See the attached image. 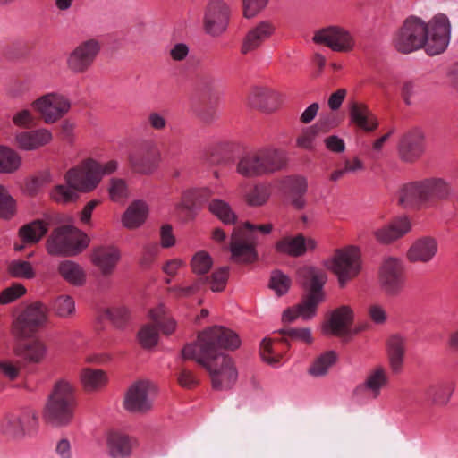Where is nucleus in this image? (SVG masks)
<instances>
[{"instance_id":"nucleus-14","label":"nucleus","mask_w":458,"mask_h":458,"mask_svg":"<svg viewBox=\"0 0 458 458\" xmlns=\"http://www.w3.org/2000/svg\"><path fill=\"white\" fill-rule=\"evenodd\" d=\"M129 161L137 173L150 174L159 166L161 154L153 141L145 140L130 153Z\"/></svg>"},{"instance_id":"nucleus-42","label":"nucleus","mask_w":458,"mask_h":458,"mask_svg":"<svg viewBox=\"0 0 458 458\" xmlns=\"http://www.w3.org/2000/svg\"><path fill=\"white\" fill-rule=\"evenodd\" d=\"M208 209L225 225H233L236 221V215L230 204L223 199H214L210 200L208 204Z\"/></svg>"},{"instance_id":"nucleus-46","label":"nucleus","mask_w":458,"mask_h":458,"mask_svg":"<svg viewBox=\"0 0 458 458\" xmlns=\"http://www.w3.org/2000/svg\"><path fill=\"white\" fill-rule=\"evenodd\" d=\"M165 315L166 308L163 304L158 305L149 312L150 318L158 325L162 333L169 335L175 331L176 321L172 318H166Z\"/></svg>"},{"instance_id":"nucleus-24","label":"nucleus","mask_w":458,"mask_h":458,"mask_svg":"<svg viewBox=\"0 0 458 458\" xmlns=\"http://www.w3.org/2000/svg\"><path fill=\"white\" fill-rule=\"evenodd\" d=\"M297 280L307 291V294H321L325 297L323 287L327 281V274L320 268L305 266L298 269Z\"/></svg>"},{"instance_id":"nucleus-22","label":"nucleus","mask_w":458,"mask_h":458,"mask_svg":"<svg viewBox=\"0 0 458 458\" xmlns=\"http://www.w3.org/2000/svg\"><path fill=\"white\" fill-rule=\"evenodd\" d=\"M407 339L400 334L390 335L386 342L388 366L393 374H400L404 366Z\"/></svg>"},{"instance_id":"nucleus-50","label":"nucleus","mask_w":458,"mask_h":458,"mask_svg":"<svg viewBox=\"0 0 458 458\" xmlns=\"http://www.w3.org/2000/svg\"><path fill=\"white\" fill-rule=\"evenodd\" d=\"M324 298L321 294L310 295L307 294L301 303L297 306L301 318L309 320L312 318L317 311L318 305L323 301Z\"/></svg>"},{"instance_id":"nucleus-1","label":"nucleus","mask_w":458,"mask_h":458,"mask_svg":"<svg viewBox=\"0 0 458 458\" xmlns=\"http://www.w3.org/2000/svg\"><path fill=\"white\" fill-rule=\"evenodd\" d=\"M451 24L446 15L438 13L428 23L417 16L406 18L393 37L394 48L410 54L424 48L429 55L443 53L450 42Z\"/></svg>"},{"instance_id":"nucleus-40","label":"nucleus","mask_w":458,"mask_h":458,"mask_svg":"<svg viewBox=\"0 0 458 458\" xmlns=\"http://www.w3.org/2000/svg\"><path fill=\"white\" fill-rule=\"evenodd\" d=\"M75 391L73 383L66 379H60L54 385L47 400L76 405Z\"/></svg>"},{"instance_id":"nucleus-32","label":"nucleus","mask_w":458,"mask_h":458,"mask_svg":"<svg viewBox=\"0 0 458 458\" xmlns=\"http://www.w3.org/2000/svg\"><path fill=\"white\" fill-rule=\"evenodd\" d=\"M455 390V384L443 380L429 385L425 390L426 400L434 406L444 407L450 402Z\"/></svg>"},{"instance_id":"nucleus-36","label":"nucleus","mask_w":458,"mask_h":458,"mask_svg":"<svg viewBox=\"0 0 458 458\" xmlns=\"http://www.w3.org/2000/svg\"><path fill=\"white\" fill-rule=\"evenodd\" d=\"M351 123L366 131H374L378 123L369 107L362 103L352 102L349 106Z\"/></svg>"},{"instance_id":"nucleus-49","label":"nucleus","mask_w":458,"mask_h":458,"mask_svg":"<svg viewBox=\"0 0 458 458\" xmlns=\"http://www.w3.org/2000/svg\"><path fill=\"white\" fill-rule=\"evenodd\" d=\"M52 309L57 317L67 318L75 313V301L69 295H60L53 301Z\"/></svg>"},{"instance_id":"nucleus-17","label":"nucleus","mask_w":458,"mask_h":458,"mask_svg":"<svg viewBox=\"0 0 458 458\" xmlns=\"http://www.w3.org/2000/svg\"><path fill=\"white\" fill-rule=\"evenodd\" d=\"M399 203L404 208L431 206L427 179L403 185L399 191Z\"/></svg>"},{"instance_id":"nucleus-35","label":"nucleus","mask_w":458,"mask_h":458,"mask_svg":"<svg viewBox=\"0 0 458 458\" xmlns=\"http://www.w3.org/2000/svg\"><path fill=\"white\" fill-rule=\"evenodd\" d=\"M91 259L103 274H110L120 259V252L114 246H102L94 250Z\"/></svg>"},{"instance_id":"nucleus-6","label":"nucleus","mask_w":458,"mask_h":458,"mask_svg":"<svg viewBox=\"0 0 458 458\" xmlns=\"http://www.w3.org/2000/svg\"><path fill=\"white\" fill-rule=\"evenodd\" d=\"M89 236L74 226H61L52 232L46 247L48 254L72 257L81 253L89 244Z\"/></svg>"},{"instance_id":"nucleus-55","label":"nucleus","mask_w":458,"mask_h":458,"mask_svg":"<svg viewBox=\"0 0 458 458\" xmlns=\"http://www.w3.org/2000/svg\"><path fill=\"white\" fill-rule=\"evenodd\" d=\"M16 203L8 190L0 184V218L9 219L13 216Z\"/></svg>"},{"instance_id":"nucleus-54","label":"nucleus","mask_w":458,"mask_h":458,"mask_svg":"<svg viewBox=\"0 0 458 458\" xmlns=\"http://www.w3.org/2000/svg\"><path fill=\"white\" fill-rule=\"evenodd\" d=\"M11 120L15 127L23 130L31 129L37 123V117L31 110L27 108L19 109L14 112Z\"/></svg>"},{"instance_id":"nucleus-61","label":"nucleus","mask_w":458,"mask_h":458,"mask_svg":"<svg viewBox=\"0 0 458 458\" xmlns=\"http://www.w3.org/2000/svg\"><path fill=\"white\" fill-rule=\"evenodd\" d=\"M269 0H242L243 15L247 19H250L258 15L263 11Z\"/></svg>"},{"instance_id":"nucleus-53","label":"nucleus","mask_w":458,"mask_h":458,"mask_svg":"<svg viewBox=\"0 0 458 458\" xmlns=\"http://www.w3.org/2000/svg\"><path fill=\"white\" fill-rule=\"evenodd\" d=\"M77 189L66 183V185L60 184L55 186L51 191V198L58 203L67 204L73 202L78 199Z\"/></svg>"},{"instance_id":"nucleus-56","label":"nucleus","mask_w":458,"mask_h":458,"mask_svg":"<svg viewBox=\"0 0 458 458\" xmlns=\"http://www.w3.org/2000/svg\"><path fill=\"white\" fill-rule=\"evenodd\" d=\"M290 277L280 270L271 273L269 286L278 296L285 294L291 286Z\"/></svg>"},{"instance_id":"nucleus-19","label":"nucleus","mask_w":458,"mask_h":458,"mask_svg":"<svg viewBox=\"0 0 458 458\" xmlns=\"http://www.w3.org/2000/svg\"><path fill=\"white\" fill-rule=\"evenodd\" d=\"M353 319L352 309L348 305H342L331 312L322 326V332L327 335L345 336L350 333Z\"/></svg>"},{"instance_id":"nucleus-2","label":"nucleus","mask_w":458,"mask_h":458,"mask_svg":"<svg viewBox=\"0 0 458 458\" xmlns=\"http://www.w3.org/2000/svg\"><path fill=\"white\" fill-rule=\"evenodd\" d=\"M184 360H194L202 365L211 377L212 386L218 391L231 389L238 379V370L233 360L220 353L216 356L199 355L197 353V347L185 345L182 351Z\"/></svg>"},{"instance_id":"nucleus-58","label":"nucleus","mask_w":458,"mask_h":458,"mask_svg":"<svg viewBox=\"0 0 458 458\" xmlns=\"http://www.w3.org/2000/svg\"><path fill=\"white\" fill-rule=\"evenodd\" d=\"M191 265L193 273L203 275L208 273L211 268L213 259L208 252L199 251L192 257Z\"/></svg>"},{"instance_id":"nucleus-44","label":"nucleus","mask_w":458,"mask_h":458,"mask_svg":"<svg viewBox=\"0 0 458 458\" xmlns=\"http://www.w3.org/2000/svg\"><path fill=\"white\" fill-rule=\"evenodd\" d=\"M21 165V156L13 148L0 146V173L12 174Z\"/></svg>"},{"instance_id":"nucleus-43","label":"nucleus","mask_w":458,"mask_h":458,"mask_svg":"<svg viewBox=\"0 0 458 458\" xmlns=\"http://www.w3.org/2000/svg\"><path fill=\"white\" fill-rule=\"evenodd\" d=\"M431 205L436 200H445L453 194V189L448 182L442 178L427 179Z\"/></svg>"},{"instance_id":"nucleus-52","label":"nucleus","mask_w":458,"mask_h":458,"mask_svg":"<svg viewBox=\"0 0 458 458\" xmlns=\"http://www.w3.org/2000/svg\"><path fill=\"white\" fill-rule=\"evenodd\" d=\"M319 125L305 128L296 139V146L305 150H313L316 147V139L318 135Z\"/></svg>"},{"instance_id":"nucleus-23","label":"nucleus","mask_w":458,"mask_h":458,"mask_svg":"<svg viewBox=\"0 0 458 458\" xmlns=\"http://www.w3.org/2000/svg\"><path fill=\"white\" fill-rule=\"evenodd\" d=\"M317 242L312 238H305L303 234L299 233L295 236H284L275 244V250L283 255L290 257H301L308 250H314Z\"/></svg>"},{"instance_id":"nucleus-60","label":"nucleus","mask_w":458,"mask_h":458,"mask_svg":"<svg viewBox=\"0 0 458 458\" xmlns=\"http://www.w3.org/2000/svg\"><path fill=\"white\" fill-rule=\"evenodd\" d=\"M26 293V288L20 283L13 284L0 293V304H9Z\"/></svg>"},{"instance_id":"nucleus-41","label":"nucleus","mask_w":458,"mask_h":458,"mask_svg":"<svg viewBox=\"0 0 458 458\" xmlns=\"http://www.w3.org/2000/svg\"><path fill=\"white\" fill-rule=\"evenodd\" d=\"M58 272L64 280L72 284L81 285L85 282V273L82 267L73 261H62L58 266Z\"/></svg>"},{"instance_id":"nucleus-10","label":"nucleus","mask_w":458,"mask_h":458,"mask_svg":"<svg viewBox=\"0 0 458 458\" xmlns=\"http://www.w3.org/2000/svg\"><path fill=\"white\" fill-rule=\"evenodd\" d=\"M232 8L225 0H208L203 15V29L214 38L220 37L228 29Z\"/></svg>"},{"instance_id":"nucleus-20","label":"nucleus","mask_w":458,"mask_h":458,"mask_svg":"<svg viewBox=\"0 0 458 458\" xmlns=\"http://www.w3.org/2000/svg\"><path fill=\"white\" fill-rule=\"evenodd\" d=\"M53 139L52 131L47 128L27 129L14 134L15 146L24 151L38 150L49 145Z\"/></svg>"},{"instance_id":"nucleus-48","label":"nucleus","mask_w":458,"mask_h":458,"mask_svg":"<svg viewBox=\"0 0 458 458\" xmlns=\"http://www.w3.org/2000/svg\"><path fill=\"white\" fill-rule=\"evenodd\" d=\"M8 274L14 278L33 279L36 276V271L31 263L26 260H12L7 267Z\"/></svg>"},{"instance_id":"nucleus-27","label":"nucleus","mask_w":458,"mask_h":458,"mask_svg":"<svg viewBox=\"0 0 458 458\" xmlns=\"http://www.w3.org/2000/svg\"><path fill=\"white\" fill-rule=\"evenodd\" d=\"M276 31V26L272 21H262L251 28L243 38L242 53L248 54L262 46L272 37Z\"/></svg>"},{"instance_id":"nucleus-13","label":"nucleus","mask_w":458,"mask_h":458,"mask_svg":"<svg viewBox=\"0 0 458 458\" xmlns=\"http://www.w3.org/2000/svg\"><path fill=\"white\" fill-rule=\"evenodd\" d=\"M378 281L386 294H399L405 283L403 262L396 258L386 259L379 268Z\"/></svg>"},{"instance_id":"nucleus-62","label":"nucleus","mask_w":458,"mask_h":458,"mask_svg":"<svg viewBox=\"0 0 458 458\" xmlns=\"http://www.w3.org/2000/svg\"><path fill=\"white\" fill-rule=\"evenodd\" d=\"M284 183L289 187L293 194L304 195L308 189V182L303 176H289L284 179Z\"/></svg>"},{"instance_id":"nucleus-4","label":"nucleus","mask_w":458,"mask_h":458,"mask_svg":"<svg viewBox=\"0 0 458 458\" xmlns=\"http://www.w3.org/2000/svg\"><path fill=\"white\" fill-rule=\"evenodd\" d=\"M117 168L118 162L116 160L98 163L92 158H88L68 170L64 178L66 183L77 191L89 192L98 185L103 176L114 173Z\"/></svg>"},{"instance_id":"nucleus-33","label":"nucleus","mask_w":458,"mask_h":458,"mask_svg":"<svg viewBox=\"0 0 458 458\" xmlns=\"http://www.w3.org/2000/svg\"><path fill=\"white\" fill-rule=\"evenodd\" d=\"M138 440L128 435L115 432L107 438V448L113 458H127L131 455L132 450L138 446Z\"/></svg>"},{"instance_id":"nucleus-59","label":"nucleus","mask_w":458,"mask_h":458,"mask_svg":"<svg viewBox=\"0 0 458 458\" xmlns=\"http://www.w3.org/2000/svg\"><path fill=\"white\" fill-rule=\"evenodd\" d=\"M138 340L144 348H151L158 342V332L155 326L145 325L138 333Z\"/></svg>"},{"instance_id":"nucleus-29","label":"nucleus","mask_w":458,"mask_h":458,"mask_svg":"<svg viewBox=\"0 0 458 458\" xmlns=\"http://www.w3.org/2000/svg\"><path fill=\"white\" fill-rule=\"evenodd\" d=\"M251 107L270 113L278 108L281 104L279 94L268 88H254L249 96Z\"/></svg>"},{"instance_id":"nucleus-45","label":"nucleus","mask_w":458,"mask_h":458,"mask_svg":"<svg viewBox=\"0 0 458 458\" xmlns=\"http://www.w3.org/2000/svg\"><path fill=\"white\" fill-rule=\"evenodd\" d=\"M271 196L270 186L268 184L259 182L244 195L245 202L250 207L264 206Z\"/></svg>"},{"instance_id":"nucleus-7","label":"nucleus","mask_w":458,"mask_h":458,"mask_svg":"<svg viewBox=\"0 0 458 458\" xmlns=\"http://www.w3.org/2000/svg\"><path fill=\"white\" fill-rule=\"evenodd\" d=\"M188 345L197 347L199 355H218L217 349L235 350L240 347L239 335L233 330L224 327H212L199 334L198 341Z\"/></svg>"},{"instance_id":"nucleus-12","label":"nucleus","mask_w":458,"mask_h":458,"mask_svg":"<svg viewBox=\"0 0 458 458\" xmlns=\"http://www.w3.org/2000/svg\"><path fill=\"white\" fill-rule=\"evenodd\" d=\"M312 40L335 52L348 53L355 47L354 37L347 30L339 26H328L317 30Z\"/></svg>"},{"instance_id":"nucleus-47","label":"nucleus","mask_w":458,"mask_h":458,"mask_svg":"<svg viewBox=\"0 0 458 458\" xmlns=\"http://www.w3.org/2000/svg\"><path fill=\"white\" fill-rule=\"evenodd\" d=\"M337 360V355L334 351H327L318 356L309 369V373L314 377H322L326 375L330 367Z\"/></svg>"},{"instance_id":"nucleus-38","label":"nucleus","mask_w":458,"mask_h":458,"mask_svg":"<svg viewBox=\"0 0 458 458\" xmlns=\"http://www.w3.org/2000/svg\"><path fill=\"white\" fill-rule=\"evenodd\" d=\"M213 195L209 188H196L185 191L182 200L177 204V208L192 209L207 202Z\"/></svg>"},{"instance_id":"nucleus-57","label":"nucleus","mask_w":458,"mask_h":458,"mask_svg":"<svg viewBox=\"0 0 458 458\" xmlns=\"http://www.w3.org/2000/svg\"><path fill=\"white\" fill-rule=\"evenodd\" d=\"M104 318L110 319L117 327H122L130 319V310L125 306H114L104 310Z\"/></svg>"},{"instance_id":"nucleus-9","label":"nucleus","mask_w":458,"mask_h":458,"mask_svg":"<svg viewBox=\"0 0 458 458\" xmlns=\"http://www.w3.org/2000/svg\"><path fill=\"white\" fill-rule=\"evenodd\" d=\"M158 388L151 381L140 380L133 383L127 390L123 407L135 413H145L153 407V400L157 395Z\"/></svg>"},{"instance_id":"nucleus-34","label":"nucleus","mask_w":458,"mask_h":458,"mask_svg":"<svg viewBox=\"0 0 458 458\" xmlns=\"http://www.w3.org/2000/svg\"><path fill=\"white\" fill-rule=\"evenodd\" d=\"M149 214V207L143 200L131 202L122 216L123 226L129 230H134L142 226Z\"/></svg>"},{"instance_id":"nucleus-64","label":"nucleus","mask_w":458,"mask_h":458,"mask_svg":"<svg viewBox=\"0 0 458 458\" xmlns=\"http://www.w3.org/2000/svg\"><path fill=\"white\" fill-rule=\"evenodd\" d=\"M109 195L112 200L119 201L127 196V185L122 179H112L109 186Z\"/></svg>"},{"instance_id":"nucleus-25","label":"nucleus","mask_w":458,"mask_h":458,"mask_svg":"<svg viewBox=\"0 0 458 458\" xmlns=\"http://www.w3.org/2000/svg\"><path fill=\"white\" fill-rule=\"evenodd\" d=\"M398 151L401 158L407 162H412L419 158L424 151V135L419 129H414L400 140Z\"/></svg>"},{"instance_id":"nucleus-18","label":"nucleus","mask_w":458,"mask_h":458,"mask_svg":"<svg viewBox=\"0 0 458 458\" xmlns=\"http://www.w3.org/2000/svg\"><path fill=\"white\" fill-rule=\"evenodd\" d=\"M232 259L235 262L251 263L257 259L255 243L242 227H235L230 242Z\"/></svg>"},{"instance_id":"nucleus-8","label":"nucleus","mask_w":458,"mask_h":458,"mask_svg":"<svg viewBox=\"0 0 458 458\" xmlns=\"http://www.w3.org/2000/svg\"><path fill=\"white\" fill-rule=\"evenodd\" d=\"M48 321V308L41 301L26 306L13 318L12 335L17 339L33 336Z\"/></svg>"},{"instance_id":"nucleus-15","label":"nucleus","mask_w":458,"mask_h":458,"mask_svg":"<svg viewBox=\"0 0 458 458\" xmlns=\"http://www.w3.org/2000/svg\"><path fill=\"white\" fill-rule=\"evenodd\" d=\"M100 49V43L97 39L82 41L67 56L68 69L73 73L86 72L92 66Z\"/></svg>"},{"instance_id":"nucleus-16","label":"nucleus","mask_w":458,"mask_h":458,"mask_svg":"<svg viewBox=\"0 0 458 458\" xmlns=\"http://www.w3.org/2000/svg\"><path fill=\"white\" fill-rule=\"evenodd\" d=\"M389 384V376L383 365L373 367L366 375L362 383L353 390L356 396L366 394L371 399H377Z\"/></svg>"},{"instance_id":"nucleus-63","label":"nucleus","mask_w":458,"mask_h":458,"mask_svg":"<svg viewBox=\"0 0 458 458\" xmlns=\"http://www.w3.org/2000/svg\"><path fill=\"white\" fill-rule=\"evenodd\" d=\"M0 372L5 378L15 380L21 373V366L19 362H13L10 360H3L0 361Z\"/></svg>"},{"instance_id":"nucleus-30","label":"nucleus","mask_w":458,"mask_h":458,"mask_svg":"<svg viewBox=\"0 0 458 458\" xmlns=\"http://www.w3.org/2000/svg\"><path fill=\"white\" fill-rule=\"evenodd\" d=\"M13 352L21 357L25 362L30 364H39L45 360L47 355V346L39 339L19 344Z\"/></svg>"},{"instance_id":"nucleus-26","label":"nucleus","mask_w":458,"mask_h":458,"mask_svg":"<svg viewBox=\"0 0 458 458\" xmlns=\"http://www.w3.org/2000/svg\"><path fill=\"white\" fill-rule=\"evenodd\" d=\"M438 250L432 237H422L414 241L407 250L406 258L411 263L427 264L433 260Z\"/></svg>"},{"instance_id":"nucleus-39","label":"nucleus","mask_w":458,"mask_h":458,"mask_svg":"<svg viewBox=\"0 0 458 458\" xmlns=\"http://www.w3.org/2000/svg\"><path fill=\"white\" fill-rule=\"evenodd\" d=\"M49 223L44 220H35L19 230V236L26 244H34L39 242L47 233Z\"/></svg>"},{"instance_id":"nucleus-31","label":"nucleus","mask_w":458,"mask_h":458,"mask_svg":"<svg viewBox=\"0 0 458 458\" xmlns=\"http://www.w3.org/2000/svg\"><path fill=\"white\" fill-rule=\"evenodd\" d=\"M76 405L47 400L44 416L55 426L68 425L74 416Z\"/></svg>"},{"instance_id":"nucleus-21","label":"nucleus","mask_w":458,"mask_h":458,"mask_svg":"<svg viewBox=\"0 0 458 458\" xmlns=\"http://www.w3.org/2000/svg\"><path fill=\"white\" fill-rule=\"evenodd\" d=\"M38 418L34 411H27L21 415H8L1 424L2 432L11 437H21L31 429H35Z\"/></svg>"},{"instance_id":"nucleus-51","label":"nucleus","mask_w":458,"mask_h":458,"mask_svg":"<svg viewBox=\"0 0 458 458\" xmlns=\"http://www.w3.org/2000/svg\"><path fill=\"white\" fill-rule=\"evenodd\" d=\"M229 276V268L222 267L215 270L210 276L202 279L203 284L207 283L210 285L212 292H222L225 288Z\"/></svg>"},{"instance_id":"nucleus-28","label":"nucleus","mask_w":458,"mask_h":458,"mask_svg":"<svg viewBox=\"0 0 458 458\" xmlns=\"http://www.w3.org/2000/svg\"><path fill=\"white\" fill-rule=\"evenodd\" d=\"M411 229L410 219L407 216H400L375 230L374 236L381 243H390L408 233Z\"/></svg>"},{"instance_id":"nucleus-11","label":"nucleus","mask_w":458,"mask_h":458,"mask_svg":"<svg viewBox=\"0 0 458 458\" xmlns=\"http://www.w3.org/2000/svg\"><path fill=\"white\" fill-rule=\"evenodd\" d=\"M31 106L46 123L50 124L56 123L69 112L71 102L64 95L51 92L34 100Z\"/></svg>"},{"instance_id":"nucleus-37","label":"nucleus","mask_w":458,"mask_h":458,"mask_svg":"<svg viewBox=\"0 0 458 458\" xmlns=\"http://www.w3.org/2000/svg\"><path fill=\"white\" fill-rule=\"evenodd\" d=\"M80 379L86 391L96 392L106 386L108 376L102 369L86 368L81 371Z\"/></svg>"},{"instance_id":"nucleus-5","label":"nucleus","mask_w":458,"mask_h":458,"mask_svg":"<svg viewBox=\"0 0 458 458\" xmlns=\"http://www.w3.org/2000/svg\"><path fill=\"white\" fill-rule=\"evenodd\" d=\"M323 265L336 276L339 287L344 288L361 271L360 250L354 245L337 249L323 261Z\"/></svg>"},{"instance_id":"nucleus-3","label":"nucleus","mask_w":458,"mask_h":458,"mask_svg":"<svg viewBox=\"0 0 458 458\" xmlns=\"http://www.w3.org/2000/svg\"><path fill=\"white\" fill-rule=\"evenodd\" d=\"M286 163L287 157L284 151L265 148L240 157L236 172L245 178L261 177L282 170Z\"/></svg>"}]
</instances>
